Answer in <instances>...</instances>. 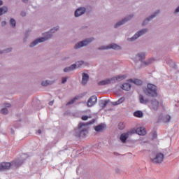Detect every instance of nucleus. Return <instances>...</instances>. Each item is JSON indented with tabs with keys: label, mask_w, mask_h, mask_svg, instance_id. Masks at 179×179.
Wrapping results in <instances>:
<instances>
[{
	"label": "nucleus",
	"mask_w": 179,
	"mask_h": 179,
	"mask_svg": "<svg viewBox=\"0 0 179 179\" xmlns=\"http://www.w3.org/2000/svg\"><path fill=\"white\" fill-rule=\"evenodd\" d=\"M50 1H52V0H50Z\"/></svg>",
	"instance_id": "56"
},
{
	"label": "nucleus",
	"mask_w": 179,
	"mask_h": 179,
	"mask_svg": "<svg viewBox=\"0 0 179 179\" xmlns=\"http://www.w3.org/2000/svg\"><path fill=\"white\" fill-rule=\"evenodd\" d=\"M1 114H3V115H6L9 111L8 110V108H3L0 111Z\"/></svg>",
	"instance_id": "35"
},
{
	"label": "nucleus",
	"mask_w": 179,
	"mask_h": 179,
	"mask_svg": "<svg viewBox=\"0 0 179 179\" xmlns=\"http://www.w3.org/2000/svg\"><path fill=\"white\" fill-rule=\"evenodd\" d=\"M89 118H92V116L83 115L81 117V120H83V121H87V120H89Z\"/></svg>",
	"instance_id": "38"
},
{
	"label": "nucleus",
	"mask_w": 179,
	"mask_h": 179,
	"mask_svg": "<svg viewBox=\"0 0 179 179\" xmlns=\"http://www.w3.org/2000/svg\"><path fill=\"white\" fill-rule=\"evenodd\" d=\"M131 135H134V131H129L126 133H123L120 135V139L122 143H127V139L131 136Z\"/></svg>",
	"instance_id": "11"
},
{
	"label": "nucleus",
	"mask_w": 179,
	"mask_h": 179,
	"mask_svg": "<svg viewBox=\"0 0 179 179\" xmlns=\"http://www.w3.org/2000/svg\"><path fill=\"white\" fill-rule=\"evenodd\" d=\"M76 100H78V97L75 96L73 99H71L66 103V106H71V104H73V103H75Z\"/></svg>",
	"instance_id": "34"
},
{
	"label": "nucleus",
	"mask_w": 179,
	"mask_h": 179,
	"mask_svg": "<svg viewBox=\"0 0 179 179\" xmlns=\"http://www.w3.org/2000/svg\"><path fill=\"white\" fill-rule=\"evenodd\" d=\"M10 26H11L13 29H15V27H16V20H15V18L10 19Z\"/></svg>",
	"instance_id": "31"
},
{
	"label": "nucleus",
	"mask_w": 179,
	"mask_h": 179,
	"mask_svg": "<svg viewBox=\"0 0 179 179\" xmlns=\"http://www.w3.org/2000/svg\"><path fill=\"white\" fill-rule=\"evenodd\" d=\"M37 132H38V134H39V135L41 134V129H38Z\"/></svg>",
	"instance_id": "50"
},
{
	"label": "nucleus",
	"mask_w": 179,
	"mask_h": 179,
	"mask_svg": "<svg viewBox=\"0 0 179 179\" xmlns=\"http://www.w3.org/2000/svg\"><path fill=\"white\" fill-rule=\"evenodd\" d=\"M8 8L6 6L0 7V16H3V15L6 14Z\"/></svg>",
	"instance_id": "26"
},
{
	"label": "nucleus",
	"mask_w": 179,
	"mask_h": 179,
	"mask_svg": "<svg viewBox=\"0 0 179 179\" xmlns=\"http://www.w3.org/2000/svg\"><path fill=\"white\" fill-rule=\"evenodd\" d=\"M160 14V10H158L155 12H154L152 15L150 16L147 17L142 22L141 25L142 26H147V24H149V22L153 20L155 17H157Z\"/></svg>",
	"instance_id": "9"
},
{
	"label": "nucleus",
	"mask_w": 179,
	"mask_h": 179,
	"mask_svg": "<svg viewBox=\"0 0 179 179\" xmlns=\"http://www.w3.org/2000/svg\"><path fill=\"white\" fill-rule=\"evenodd\" d=\"M134 117H137V118H142L143 117V112L141 110H136L134 113Z\"/></svg>",
	"instance_id": "28"
},
{
	"label": "nucleus",
	"mask_w": 179,
	"mask_h": 179,
	"mask_svg": "<svg viewBox=\"0 0 179 179\" xmlns=\"http://www.w3.org/2000/svg\"><path fill=\"white\" fill-rule=\"evenodd\" d=\"M139 100L141 104H148V103H150L149 108L150 110H152L153 111H157V110H159V101L157 99H154L150 101L148 99H145L143 95L140 94Z\"/></svg>",
	"instance_id": "2"
},
{
	"label": "nucleus",
	"mask_w": 179,
	"mask_h": 179,
	"mask_svg": "<svg viewBox=\"0 0 179 179\" xmlns=\"http://www.w3.org/2000/svg\"><path fill=\"white\" fill-rule=\"evenodd\" d=\"M124 101H125V98L121 97L120 99H119V100H117V103L119 104H121V103H124Z\"/></svg>",
	"instance_id": "39"
},
{
	"label": "nucleus",
	"mask_w": 179,
	"mask_h": 179,
	"mask_svg": "<svg viewBox=\"0 0 179 179\" xmlns=\"http://www.w3.org/2000/svg\"><path fill=\"white\" fill-rule=\"evenodd\" d=\"M148 28L142 29L137 31L131 38H128L127 41H136L139 38V37H142V36H145L146 33H148Z\"/></svg>",
	"instance_id": "7"
},
{
	"label": "nucleus",
	"mask_w": 179,
	"mask_h": 179,
	"mask_svg": "<svg viewBox=\"0 0 179 179\" xmlns=\"http://www.w3.org/2000/svg\"><path fill=\"white\" fill-rule=\"evenodd\" d=\"M113 83L111 81V78H108L106 80H103L98 83L99 86H105V85H110Z\"/></svg>",
	"instance_id": "23"
},
{
	"label": "nucleus",
	"mask_w": 179,
	"mask_h": 179,
	"mask_svg": "<svg viewBox=\"0 0 179 179\" xmlns=\"http://www.w3.org/2000/svg\"><path fill=\"white\" fill-rule=\"evenodd\" d=\"M163 160H164V155L161 152L157 153L154 159H151V162L152 163H155L156 164L163 163Z\"/></svg>",
	"instance_id": "10"
},
{
	"label": "nucleus",
	"mask_w": 179,
	"mask_h": 179,
	"mask_svg": "<svg viewBox=\"0 0 179 179\" xmlns=\"http://www.w3.org/2000/svg\"><path fill=\"white\" fill-rule=\"evenodd\" d=\"M77 66L76 64H71L69 66L65 67L64 69V72H72V71H75V69H76Z\"/></svg>",
	"instance_id": "22"
},
{
	"label": "nucleus",
	"mask_w": 179,
	"mask_h": 179,
	"mask_svg": "<svg viewBox=\"0 0 179 179\" xmlns=\"http://www.w3.org/2000/svg\"><path fill=\"white\" fill-rule=\"evenodd\" d=\"M12 50H13L12 48H6L1 50V52H0V54H8V52H12Z\"/></svg>",
	"instance_id": "32"
},
{
	"label": "nucleus",
	"mask_w": 179,
	"mask_h": 179,
	"mask_svg": "<svg viewBox=\"0 0 179 179\" xmlns=\"http://www.w3.org/2000/svg\"><path fill=\"white\" fill-rule=\"evenodd\" d=\"M105 128H106V124L104 123H101L97 126H94V129L96 132H103Z\"/></svg>",
	"instance_id": "18"
},
{
	"label": "nucleus",
	"mask_w": 179,
	"mask_h": 179,
	"mask_svg": "<svg viewBox=\"0 0 179 179\" xmlns=\"http://www.w3.org/2000/svg\"><path fill=\"white\" fill-rule=\"evenodd\" d=\"M109 101H110L109 99L105 100V101H101L100 106L102 107V108H106V107H107V104H108Z\"/></svg>",
	"instance_id": "29"
},
{
	"label": "nucleus",
	"mask_w": 179,
	"mask_h": 179,
	"mask_svg": "<svg viewBox=\"0 0 179 179\" xmlns=\"http://www.w3.org/2000/svg\"><path fill=\"white\" fill-rule=\"evenodd\" d=\"M2 5H3V1H2V0H0V6H2Z\"/></svg>",
	"instance_id": "48"
},
{
	"label": "nucleus",
	"mask_w": 179,
	"mask_h": 179,
	"mask_svg": "<svg viewBox=\"0 0 179 179\" xmlns=\"http://www.w3.org/2000/svg\"><path fill=\"white\" fill-rule=\"evenodd\" d=\"M97 103V96L92 95L87 101V107H93L94 104Z\"/></svg>",
	"instance_id": "14"
},
{
	"label": "nucleus",
	"mask_w": 179,
	"mask_h": 179,
	"mask_svg": "<svg viewBox=\"0 0 179 179\" xmlns=\"http://www.w3.org/2000/svg\"><path fill=\"white\" fill-rule=\"evenodd\" d=\"M93 41H94V37L85 38V40L77 43L74 45V50H79L80 48H82L83 47H87V45H89V44H90L91 43H93Z\"/></svg>",
	"instance_id": "6"
},
{
	"label": "nucleus",
	"mask_w": 179,
	"mask_h": 179,
	"mask_svg": "<svg viewBox=\"0 0 179 179\" xmlns=\"http://www.w3.org/2000/svg\"><path fill=\"white\" fill-rule=\"evenodd\" d=\"M131 84L128 83H124L121 86V89H122V90H126V92L131 90Z\"/></svg>",
	"instance_id": "24"
},
{
	"label": "nucleus",
	"mask_w": 179,
	"mask_h": 179,
	"mask_svg": "<svg viewBox=\"0 0 179 179\" xmlns=\"http://www.w3.org/2000/svg\"><path fill=\"white\" fill-rule=\"evenodd\" d=\"M0 52H2V50H0Z\"/></svg>",
	"instance_id": "55"
},
{
	"label": "nucleus",
	"mask_w": 179,
	"mask_h": 179,
	"mask_svg": "<svg viewBox=\"0 0 179 179\" xmlns=\"http://www.w3.org/2000/svg\"><path fill=\"white\" fill-rule=\"evenodd\" d=\"M115 171H116V173H120V169H116Z\"/></svg>",
	"instance_id": "49"
},
{
	"label": "nucleus",
	"mask_w": 179,
	"mask_h": 179,
	"mask_svg": "<svg viewBox=\"0 0 179 179\" xmlns=\"http://www.w3.org/2000/svg\"><path fill=\"white\" fill-rule=\"evenodd\" d=\"M3 106L6 108H10L12 107V105L9 103H3Z\"/></svg>",
	"instance_id": "40"
},
{
	"label": "nucleus",
	"mask_w": 179,
	"mask_h": 179,
	"mask_svg": "<svg viewBox=\"0 0 179 179\" xmlns=\"http://www.w3.org/2000/svg\"><path fill=\"white\" fill-rule=\"evenodd\" d=\"M153 61H155V59L153 58L149 59L147 61L143 60L140 64V66H138V69H141V68H143V66H149V65L153 64Z\"/></svg>",
	"instance_id": "17"
},
{
	"label": "nucleus",
	"mask_w": 179,
	"mask_h": 179,
	"mask_svg": "<svg viewBox=\"0 0 179 179\" xmlns=\"http://www.w3.org/2000/svg\"><path fill=\"white\" fill-rule=\"evenodd\" d=\"M141 145H143V142H141Z\"/></svg>",
	"instance_id": "52"
},
{
	"label": "nucleus",
	"mask_w": 179,
	"mask_h": 179,
	"mask_svg": "<svg viewBox=\"0 0 179 179\" xmlns=\"http://www.w3.org/2000/svg\"><path fill=\"white\" fill-rule=\"evenodd\" d=\"M146 58V53L141 52L138 53L135 57V64H138V62H143Z\"/></svg>",
	"instance_id": "12"
},
{
	"label": "nucleus",
	"mask_w": 179,
	"mask_h": 179,
	"mask_svg": "<svg viewBox=\"0 0 179 179\" xmlns=\"http://www.w3.org/2000/svg\"><path fill=\"white\" fill-rule=\"evenodd\" d=\"M1 26L2 27H4V26H6V21H2V22H1Z\"/></svg>",
	"instance_id": "43"
},
{
	"label": "nucleus",
	"mask_w": 179,
	"mask_h": 179,
	"mask_svg": "<svg viewBox=\"0 0 179 179\" xmlns=\"http://www.w3.org/2000/svg\"><path fill=\"white\" fill-rule=\"evenodd\" d=\"M127 76H117L115 77L111 78L112 83H115L117 82H121V80H124Z\"/></svg>",
	"instance_id": "19"
},
{
	"label": "nucleus",
	"mask_w": 179,
	"mask_h": 179,
	"mask_svg": "<svg viewBox=\"0 0 179 179\" xmlns=\"http://www.w3.org/2000/svg\"><path fill=\"white\" fill-rule=\"evenodd\" d=\"M124 128H125V124H124V122H120L118 124V129H120V131H122Z\"/></svg>",
	"instance_id": "36"
},
{
	"label": "nucleus",
	"mask_w": 179,
	"mask_h": 179,
	"mask_svg": "<svg viewBox=\"0 0 179 179\" xmlns=\"http://www.w3.org/2000/svg\"><path fill=\"white\" fill-rule=\"evenodd\" d=\"M87 82H89V74L86 73H83L81 81L82 85H87Z\"/></svg>",
	"instance_id": "21"
},
{
	"label": "nucleus",
	"mask_w": 179,
	"mask_h": 179,
	"mask_svg": "<svg viewBox=\"0 0 179 179\" xmlns=\"http://www.w3.org/2000/svg\"><path fill=\"white\" fill-rule=\"evenodd\" d=\"M23 3H27L29 2V0H21Z\"/></svg>",
	"instance_id": "46"
},
{
	"label": "nucleus",
	"mask_w": 179,
	"mask_h": 179,
	"mask_svg": "<svg viewBox=\"0 0 179 179\" xmlns=\"http://www.w3.org/2000/svg\"><path fill=\"white\" fill-rule=\"evenodd\" d=\"M130 82H131L132 83H134V85H137V86H141V85H142V83H143V82L139 79H130L129 80Z\"/></svg>",
	"instance_id": "27"
},
{
	"label": "nucleus",
	"mask_w": 179,
	"mask_h": 179,
	"mask_svg": "<svg viewBox=\"0 0 179 179\" xmlns=\"http://www.w3.org/2000/svg\"><path fill=\"white\" fill-rule=\"evenodd\" d=\"M82 64H83V62H81V65H82Z\"/></svg>",
	"instance_id": "53"
},
{
	"label": "nucleus",
	"mask_w": 179,
	"mask_h": 179,
	"mask_svg": "<svg viewBox=\"0 0 179 179\" xmlns=\"http://www.w3.org/2000/svg\"><path fill=\"white\" fill-rule=\"evenodd\" d=\"M98 50L99 51H104V50H108V45L106 46L105 45L100 46L99 48H98Z\"/></svg>",
	"instance_id": "37"
},
{
	"label": "nucleus",
	"mask_w": 179,
	"mask_h": 179,
	"mask_svg": "<svg viewBox=\"0 0 179 179\" xmlns=\"http://www.w3.org/2000/svg\"><path fill=\"white\" fill-rule=\"evenodd\" d=\"M52 104H54V101H50L49 102V106H52Z\"/></svg>",
	"instance_id": "47"
},
{
	"label": "nucleus",
	"mask_w": 179,
	"mask_h": 179,
	"mask_svg": "<svg viewBox=\"0 0 179 179\" xmlns=\"http://www.w3.org/2000/svg\"><path fill=\"white\" fill-rule=\"evenodd\" d=\"M58 30H59V26H57V27L52 28L49 31V33H50L51 34H54V33H55V31H58Z\"/></svg>",
	"instance_id": "33"
},
{
	"label": "nucleus",
	"mask_w": 179,
	"mask_h": 179,
	"mask_svg": "<svg viewBox=\"0 0 179 179\" xmlns=\"http://www.w3.org/2000/svg\"><path fill=\"white\" fill-rule=\"evenodd\" d=\"M68 80V77H63L62 78V84H64V83H66V81Z\"/></svg>",
	"instance_id": "41"
},
{
	"label": "nucleus",
	"mask_w": 179,
	"mask_h": 179,
	"mask_svg": "<svg viewBox=\"0 0 179 179\" xmlns=\"http://www.w3.org/2000/svg\"><path fill=\"white\" fill-rule=\"evenodd\" d=\"M11 134L13 135L15 134V131H13L12 129H11Z\"/></svg>",
	"instance_id": "51"
},
{
	"label": "nucleus",
	"mask_w": 179,
	"mask_h": 179,
	"mask_svg": "<svg viewBox=\"0 0 179 179\" xmlns=\"http://www.w3.org/2000/svg\"><path fill=\"white\" fill-rule=\"evenodd\" d=\"M170 121H171V116L169 115H166L163 117V122H165V124H166V122H170Z\"/></svg>",
	"instance_id": "30"
},
{
	"label": "nucleus",
	"mask_w": 179,
	"mask_h": 179,
	"mask_svg": "<svg viewBox=\"0 0 179 179\" xmlns=\"http://www.w3.org/2000/svg\"><path fill=\"white\" fill-rule=\"evenodd\" d=\"M131 131H134V134H137L138 135L143 136L146 134V130L144 127H138L136 129H132Z\"/></svg>",
	"instance_id": "15"
},
{
	"label": "nucleus",
	"mask_w": 179,
	"mask_h": 179,
	"mask_svg": "<svg viewBox=\"0 0 179 179\" xmlns=\"http://www.w3.org/2000/svg\"><path fill=\"white\" fill-rule=\"evenodd\" d=\"M55 83V80H46L45 81H42L41 85L42 86H50V85H54Z\"/></svg>",
	"instance_id": "25"
},
{
	"label": "nucleus",
	"mask_w": 179,
	"mask_h": 179,
	"mask_svg": "<svg viewBox=\"0 0 179 179\" xmlns=\"http://www.w3.org/2000/svg\"><path fill=\"white\" fill-rule=\"evenodd\" d=\"M96 122V119H93L92 120L88 122H80L78 125V127L74 130V135L77 138H85L86 135L89 133V125H93Z\"/></svg>",
	"instance_id": "1"
},
{
	"label": "nucleus",
	"mask_w": 179,
	"mask_h": 179,
	"mask_svg": "<svg viewBox=\"0 0 179 179\" xmlns=\"http://www.w3.org/2000/svg\"><path fill=\"white\" fill-rule=\"evenodd\" d=\"M86 13V8L85 7H79L78 8L75 13H74V16L75 17H79Z\"/></svg>",
	"instance_id": "13"
},
{
	"label": "nucleus",
	"mask_w": 179,
	"mask_h": 179,
	"mask_svg": "<svg viewBox=\"0 0 179 179\" xmlns=\"http://www.w3.org/2000/svg\"><path fill=\"white\" fill-rule=\"evenodd\" d=\"M21 16H22V17H26V12L22 11V12H21Z\"/></svg>",
	"instance_id": "44"
},
{
	"label": "nucleus",
	"mask_w": 179,
	"mask_h": 179,
	"mask_svg": "<svg viewBox=\"0 0 179 179\" xmlns=\"http://www.w3.org/2000/svg\"><path fill=\"white\" fill-rule=\"evenodd\" d=\"M115 155H118V153H115Z\"/></svg>",
	"instance_id": "54"
},
{
	"label": "nucleus",
	"mask_w": 179,
	"mask_h": 179,
	"mask_svg": "<svg viewBox=\"0 0 179 179\" xmlns=\"http://www.w3.org/2000/svg\"><path fill=\"white\" fill-rule=\"evenodd\" d=\"M157 138V133L154 132V133L152 134V141H155V139H156Z\"/></svg>",
	"instance_id": "42"
},
{
	"label": "nucleus",
	"mask_w": 179,
	"mask_h": 179,
	"mask_svg": "<svg viewBox=\"0 0 179 179\" xmlns=\"http://www.w3.org/2000/svg\"><path fill=\"white\" fill-rule=\"evenodd\" d=\"M134 15V14H130L125 17L124 18L122 19L119 22H116L113 27L114 29H118V27H121V26H124L125 23H127V22H129V20H132Z\"/></svg>",
	"instance_id": "8"
},
{
	"label": "nucleus",
	"mask_w": 179,
	"mask_h": 179,
	"mask_svg": "<svg viewBox=\"0 0 179 179\" xmlns=\"http://www.w3.org/2000/svg\"><path fill=\"white\" fill-rule=\"evenodd\" d=\"M112 104L113 106H118V104L120 103H118V101H117L113 102Z\"/></svg>",
	"instance_id": "45"
},
{
	"label": "nucleus",
	"mask_w": 179,
	"mask_h": 179,
	"mask_svg": "<svg viewBox=\"0 0 179 179\" xmlns=\"http://www.w3.org/2000/svg\"><path fill=\"white\" fill-rule=\"evenodd\" d=\"M52 37V34L48 31L45 34L43 37L38 38L36 40H34L33 42H31L29 45V47L31 48H33V47H36L39 43H44L47 41V40H50Z\"/></svg>",
	"instance_id": "5"
},
{
	"label": "nucleus",
	"mask_w": 179,
	"mask_h": 179,
	"mask_svg": "<svg viewBox=\"0 0 179 179\" xmlns=\"http://www.w3.org/2000/svg\"><path fill=\"white\" fill-rule=\"evenodd\" d=\"M24 163V159H17L10 163L9 162H1L0 163V171H5V170H9L11 166L15 167H20L22 164Z\"/></svg>",
	"instance_id": "3"
},
{
	"label": "nucleus",
	"mask_w": 179,
	"mask_h": 179,
	"mask_svg": "<svg viewBox=\"0 0 179 179\" xmlns=\"http://www.w3.org/2000/svg\"><path fill=\"white\" fill-rule=\"evenodd\" d=\"M143 93L148 97H157V86L148 84L147 87L143 90Z\"/></svg>",
	"instance_id": "4"
},
{
	"label": "nucleus",
	"mask_w": 179,
	"mask_h": 179,
	"mask_svg": "<svg viewBox=\"0 0 179 179\" xmlns=\"http://www.w3.org/2000/svg\"><path fill=\"white\" fill-rule=\"evenodd\" d=\"M108 50H115L116 51H119L120 50H122L121 46L119 45H117L116 43H110L108 45Z\"/></svg>",
	"instance_id": "20"
},
{
	"label": "nucleus",
	"mask_w": 179,
	"mask_h": 179,
	"mask_svg": "<svg viewBox=\"0 0 179 179\" xmlns=\"http://www.w3.org/2000/svg\"><path fill=\"white\" fill-rule=\"evenodd\" d=\"M153 61H155V59L153 58L149 59L147 61L143 60L140 64V66H138V69H141V68H143V66H149V65L153 64Z\"/></svg>",
	"instance_id": "16"
}]
</instances>
